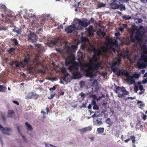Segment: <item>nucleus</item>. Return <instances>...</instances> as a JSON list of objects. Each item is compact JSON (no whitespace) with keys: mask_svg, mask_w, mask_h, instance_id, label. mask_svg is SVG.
<instances>
[{"mask_svg":"<svg viewBox=\"0 0 147 147\" xmlns=\"http://www.w3.org/2000/svg\"><path fill=\"white\" fill-rule=\"evenodd\" d=\"M141 49L143 51L136 64L139 69L144 68L147 66V48L145 45H143L141 47Z\"/></svg>","mask_w":147,"mask_h":147,"instance_id":"1","label":"nucleus"},{"mask_svg":"<svg viewBox=\"0 0 147 147\" xmlns=\"http://www.w3.org/2000/svg\"><path fill=\"white\" fill-rule=\"evenodd\" d=\"M115 92L118 94L117 96L121 98L125 97L124 95H127L128 94V92L123 86L121 87L119 86H116Z\"/></svg>","mask_w":147,"mask_h":147,"instance_id":"2","label":"nucleus"},{"mask_svg":"<svg viewBox=\"0 0 147 147\" xmlns=\"http://www.w3.org/2000/svg\"><path fill=\"white\" fill-rule=\"evenodd\" d=\"M94 62V60L92 58H90L89 59V63L84 64L83 65V66L86 68V69H84V70L85 72H87L88 74H90V70L93 68V63Z\"/></svg>","mask_w":147,"mask_h":147,"instance_id":"3","label":"nucleus"},{"mask_svg":"<svg viewBox=\"0 0 147 147\" xmlns=\"http://www.w3.org/2000/svg\"><path fill=\"white\" fill-rule=\"evenodd\" d=\"M81 28L78 26L76 27V25L74 24L68 26L67 28H65V30L68 33H71L73 31L76 30H81Z\"/></svg>","mask_w":147,"mask_h":147,"instance_id":"4","label":"nucleus"},{"mask_svg":"<svg viewBox=\"0 0 147 147\" xmlns=\"http://www.w3.org/2000/svg\"><path fill=\"white\" fill-rule=\"evenodd\" d=\"M14 64L16 67H18L19 69L21 67H24V66L22 62L15 59L11 62L10 65L11 67H12Z\"/></svg>","mask_w":147,"mask_h":147,"instance_id":"5","label":"nucleus"},{"mask_svg":"<svg viewBox=\"0 0 147 147\" xmlns=\"http://www.w3.org/2000/svg\"><path fill=\"white\" fill-rule=\"evenodd\" d=\"M77 20L78 22V24L80 26H79V27L81 28V30L82 29V27L86 28L89 25V23L86 22V21H88V20L86 19H85V21H83L80 19H77Z\"/></svg>","mask_w":147,"mask_h":147,"instance_id":"6","label":"nucleus"},{"mask_svg":"<svg viewBox=\"0 0 147 147\" xmlns=\"http://www.w3.org/2000/svg\"><path fill=\"white\" fill-rule=\"evenodd\" d=\"M0 129L3 134L7 135H10L12 131L11 128L9 127L4 128L2 125H0Z\"/></svg>","mask_w":147,"mask_h":147,"instance_id":"7","label":"nucleus"},{"mask_svg":"<svg viewBox=\"0 0 147 147\" xmlns=\"http://www.w3.org/2000/svg\"><path fill=\"white\" fill-rule=\"evenodd\" d=\"M118 69L119 70V71L116 73L115 74L120 76H121L123 75H124L127 77L128 79V75H129L128 72L126 70H121L119 68Z\"/></svg>","mask_w":147,"mask_h":147,"instance_id":"8","label":"nucleus"},{"mask_svg":"<svg viewBox=\"0 0 147 147\" xmlns=\"http://www.w3.org/2000/svg\"><path fill=\"white\" fill-rule=\"evenodd\" d=\"M38 97V95H37L36 93L32 92L28 94L25 98L26 99H28L33 98L35 99H36Z\"/></svg>","mask_w":147,"mask_h":147,"instance_id":"9","label":"nucleus"},{"mask_svg":"<svg viewBox=\"0 0 147 147\" xmlns=\"http://www.w3.org/2000/svg\"><path fill=\"white\" fill-rule=\"evenodd\" d=\"M79 68V64L77 62H74L72 65L69 66L68 69L71 71H72L74 70H78Z\"/></svg>","mask_w":147,"mask_h":147,"instance_id":"10","label":"nucleus"},{"mask_svg":"<svg viewBox=\"0 0 147 147\" xmlns=\"http://www.w3.org/2000/svg\"><path fill=\"white\" fill-rule=\"evenodd\" d=\"M38 38L36 34L34 33L30 34L28 35V40H31L33 42H35Z\"/></svg>","mask_w":147,"mask_h":147,"instance_id":"11","label":"nucleus"},{"mask_svg":"<svg viewBox=\"0 0 147 147\" xmlns=\"http://www.w3.org/2000/svg\"><path fill=\"white\" fill-rule=\"evenodd\" d=\"M113 1L110 3L111 7L114 9H118L119 7V4L117 3L118 2L116 0H111Z\"/></svg>","mask_w":147,"mask_h":147,"instance_id":"12","label":"nucleus"},{"mask_svg":"<svg viewBox=\"0 0 147 147\" xmlns=\"http://www.w3.org/2000/svg\"><path fill=\"white\" fill-rule=\"evenodd\" d=\"M94 65V67L93 66V68L92 69L90 70V73H91L90 74H88L87 73V72H85L86 74V75L87 76H90L92 75V71H93L95 70H97L98 68L100 66L101 64L99 63H97V64H93Z\"/></svg>","mask_w":147,"mask_h":147,"instance_id":"13","label":"nucleus"},{"mask_svg":"<svg viewBox=\"0 0 147 147\" xmlns=\"http://www.w3.org/2000/svg\"><path fill=\"white\" fill-rule=\"evenodd\" d=\"M141 32L140 30H138L136 32V35L135 36V39L138 42H140L142 40V39L140 38Z\"/></svg>","mask_w":147,"mask_h":147,"instance_id":"14","label":"nucleus"},{"mask_svg":"<svg viewBox=\"0 0 147 147\" xmlns=\"http://www.w3.org/2000/svg\"><path fill=\"white\" fill-rule=\"evenodd\" d=\"M117 61H115L112 63L111 66V70L114 73L116 72L117 69H118V68H117Z\"/></svg>","mask_w":147,"mask_h":147,"instance_id":"15","label":"nucleus"},{"mask_svg":"<svg viewBox=\"0 0 147 147\" xmlns=\"http://www.w3.org/2000/svg\"><path fill=\"white\" fill-rule=\"evenodd\" d=\"M92 126H89L88 127L84 128L82 129H79V130L80 131V134H82L86 131H90L92 130Z\"/></svg>","mask_w":147,"mask_h":147,"instance_id":"16","label":"nucleus"},{"mask_svg":"<svg viewBox=\"0 0 147 147\" xmlns=\"http://www.w3.org/2000/svg\"><path fill=\"white\" fill-rule=\"evenodd\" d=\"M72 76L74 79H77L81 77V74L80 71H77L73 73Z\"/></svg>","mask_w":147,"mask_h":147,"instance_id":"17","label":"nucleus"},{"mask_svg":"<svg viewBox=\"0 0 147 147\" xmlns=\"http://www.w3.org/2000/svg\"><path fill=\"white\" fill-rule=\"evenodd\" d=\"M11 43L13 45L18 46L19 44L18 41L16 38H11L10 40Z\"/></svg>","mask_w":147,"mask_h":147,"instance_id":"18","label":"nucleus"},{"mask_svg":"<svg viewBox=\"0 0 147 147\" xmlns=\"http://www.w3.org/2000/svg\"><path fill=\"white\" fill-rule=\"evenodd\" d=\"M139 77V75L138 74H133L132 76H130V75L129 74L128 77V79L129 80H131V79L133 78H138Z\"/></svg>","mask_w":147,"mask_h":147,"instance_id":"19","label":"nucleus"},{"mask_svg":"<svg viewBox=\"0 0 147 147\" xmlns=\"http://www.w3.org/2000/svg\"><path fill=\"white\" fill-rule=\"evenodd\" d=\"M56 41L53 40H49L47 42L48 45L50 47H52L56 44Z\"/></svg>","mask_w":147,"mask_h":147,"instance_id":"20","label":"nucleus"},{"mask_svg":"<svg viewBox=\"0 0 147 147\" xmlns=\"http://www.w3.org/2000/svg\"><path fill=\"white\" fill-rule=\"evenodd\" d=\"M106 4L103 2L98 3L97 5L96 9L100 8L102 7H104L105 6Z\"/></svg>","mask_w":147,"mask_h":147,"instance_id":"21","label":"nucleus"},{"mask_svg":"<svg viewBox=\"0 0 147 147\" xmlns=\"http://www.w3.org/2000/svg\"><path fill=\"white\" fill-rule=\"evenodd\" d=\"M96 125L97 126H100L103 124L102 121V119L100 118H98L96 119Z\"/></svg>","mask_w":147,"mask_h":147,"instance_id":"22","label":"nucleus"},{"mask_svg":"<svg viewBox=\"0 0 147 147\" xmlns=\"http://www.w3.org/2000/svg\"><path fill=\"white\" fill-rule=\"evenodd\" d=\"M13 30L14 32H16L18 34H20L22 32V30L21 29L16 27H15Z\"/></svg>","mask_w":147,"mask_h":147,"instance_id":"23","label":"nucleus"},{"mask_svg":"<svg viewBox=\"0 0 147 147\" xmlns=\"http://www.w3.org/2000/svg\"><path fill=\"white\" fill-rule=\"evenodd\" d=\"M72 62V60L69 59V57H68L65 61V64L66 66L69 65L71 64Z\"/></svg>","mask_w":147,"mask_h":147,"instance_id":"24","label":"nucleus"},{"mask_svg":"<svg viewBox=\"0 0 147 147\" xmlns=\"http://www.w3.org/2000/svg\"><path fill=\"white\" fill-rule=\"evenodd\" d=\"M14 114V112L13 110H9L8 111V115L7 117L9 118H11L13 115Z\"/></svg>","mask_w":147,"mask_h":147,"instance_id":"25","label":"nucleus"},{"mask_svg":"<svg viewBox=\"0 0 147 147\" xmlns=\"http://www.w3.org/2000/svg\"><path fill=\"white\" fill-rule=\"evenodd\" d=\"M27 127V130L28 131H32L33 129L32 127L27 122H26L25 123Z\"/></svg>","mask_w":147,"mask_h":147,"instance_id":"26","label":"nucleus"},{"mask_svg":"<svg viewBox=\"0 0 147 147\" xmlns=\"http://www.w3.org/2000/svg\"><path fill=\"white\" fill-rule=\"evenodd\" d=\"M104 130V128L103 127L98 128L97 131L98 132V134H101L103 133Z\"/></svg>","mask_w":147,"mask_h":147,"instance_id":"27","label":"nucleus"},{"mask_svg":"<svg viewBox=\"0 0 147 147\" xmlns=\"http://www.w3.org/2000/svg\"><path fill=\"white\" fill-rule=\"evenodd\" d=\"M16 48L14 47L10 48L8 51V52L10 54L13 53L14 52V51L16 50Z\"/></svg>","mask_w":147,"mask_h":147,"instance_id":"28","label":"nucleus"},{"mask_svg":"<svg viewBox=\"0 0 147 147\" xmlns=\"http://www.w3.org/2000/svg\"><path fill=\"white\" fill-rule=\"evenodd\" d=\"M45 18L44 17H42V19L40 20V26H41L45 22Z\"/></svg>","mask_w":147,"mask_h":147,"instance_id":"29","label":"nucleus"},{"mask_svg":"<svg viewBox=\"0 0 147 147\" xmlns=\"http://www.w3.org/2000/svg\"><path fill=\"white\" fill-rule=\"evenodd\" d=\"M119 9L121 11L125 10V6L122 4H119Z\"/></svg>","mask_w":147,"mask_h":147,"instance_id":"30","label":"nucleus"},{"mask_svg":"<svg viewBox=\"0 0 147 147\" xmlns=\"http://www.w3.org/2000/svg\"><path fill=\"white\" fill-rule=\"evenodd\" d=\"M106 33L105 32L101 31L98 32L97 33V35L98 36L102 35L103 36H105L106 35Z\"/></svg>","mask_w":147,"mask_h":147,"instance_id":"31","label":"nucleus"},{"mask_svg":"<svg viewBox=\"0 0 147 147\" xmlns=\"http://www.w3.org/2000/svg\"><path fill=\"white\" fill-rule=\"evenodd\" d=\"M92 58L94 60V62H97L99 59L98 58L97 56L96 55H94Z\"/></svg>","mask_w":147,"mask_h":147,"instance_id":"32","label":"nucleus"},{"mask_svg":"<svg viewBox=\"0 0 147 147\" xmlns=\"http://www.w3.org/2000/svg\"><path fill=\"white\" fill-rule=\"evenodd\" d=\"M103 55V53H102V52H101L100 50H99L98 51L97 54L96 55H97V57L98 58H99L100 56Z\"/></svg>","mask_w":147,"mask_h":147,"instance_id":"33","label":"nucleus"},{"mask_svg":"<svg viewBox=\"0 0 147 147\" xmlns=\"http://www.w3.org/2000/svg\"><path fill=\"white\" fill-rule=\"evenodd\" d=\"M77 46L76 45H72L71 46V47H70L69 48V49H72V50L74 51H75L77 49Z\"/></svg>","mask_w":147,"mask_h":147,"instance_id":"34","label":"nucleus"},{"mask_svg":"<svg viewBox=\"0 0 147 147\" xmlns=\"http://www.w3.org/2000/svg\"><path fill=\"white\" fill-rule=\"evenodd\" d=\"M122 18L125 20H128L131 19V17L129 16L124 15L122 16Z\"/></svg>","mask_w":147,"mask_h":147,"instance_id":"35","label":"nucleus"},{"mask_svg":"<svg viewBox=\"0 0 147 147\" xmlns=\"http://www.w3.org/2000/svg\"><path fill=\"white\" fill-rule=\"evenodd\" d=\"M117 1V2L119 4H120L121 3H122L125 2L127 3L129 1V0H116Z\"/></svg>","mask_w":147,"mask_h":147,"instance_id":"36","label":"nucleus"},{"mask_svg":"<svg viewBox=\"0 0 147 147\" xmlns=\"http://www.w3.org/2000/svg\"><path fill=\"white\" fill-rule=\"evenodd\" d=\"M82 42L84 43H85V42L86 41H88V38L86 37H83L81 38Z\"/></svg>","mask_w":147,"mask_h":147,"instance_id":"37","label":"nucleus"},{"mask_svg":"<svg viewBox=\"0 0 147 147\" xmlns=\"http://www.w3.org/2000/svg\"><path fill=\"white\" fill-rule=\"evenodd\" d=\"M88 34L90 36L94 35L93 32L94 31L93 30L87 31Z\"/></svg>","mask_w":147,"mask_h":147,"instance_id":"38","label":"nucleus"},{"mask_svg":"<svg viewBox=\"0 0 147 147\" xmlns=\"http://www.w3.org/2000/svg\"><path fill=\"white\" fill-rule=\"evenodd\" d=\"M102 53H105L107 51V48L105 47H103L102 48V49L100 50Z\"/></svg>","mask_w":147,"mask_h":147,"instance_id":"39","label":"nucleus"},{"mask_svg":"<svg viewBox=\"0 0 147 147\" xmlns=\"http://www.w3.org/2000/svg\"><path fill=\"white\" fill-rule=\"evenodd\" d=\"M86 46V43H84L81 45V48L82 50H85Z\"/></svg>","mask_w":147,"mask_h":147,"instance_id":"40","label":"nucleus"},{"mask_svg":"<svg viewBox=\"0 0 147 147\" xmlns=\"http://www.w3.org/2000/svg\"><path fill=\"white\" fill-rule=\"evenodd\" d=\"M130 137V139H131L132 140V143L134 144L135 143V137H134V136H131Z\"/></svg>","mask_w":147,"mask_h":147,"instance_id":"41","label":"nucleus"},{"mask_svg":"<svg viewBox=\"0 0 147 147\" xmlns=\"http://www.w3.org/2000/svg\"><path fill=\"white\" fill-rule=\"evenodd\" d=\"M133 34H132L131 35V36L130 37V39L131 40V41L132 42H135V40L134 38L133 37Z\"/></svg>","mask_w":147,"mask_h":147,"instance_id":"42","label":"nucleus"},{"mask_svg":"<svg viewBox=\"0 0 147 147\" xmlns=\"http://www.w3.org/2000/svg\"><path fill=\"white\" fill-rule=\"evenodd\" d=\"M33 68L32 67H29L28 68V70L30 73H33Z\"/></svg>","mask_w":147,"mask_h":147,"instance_id":"43","label":"nucleus"},{"mask_svg":"<svg viewBox=\"0 0 147 147\" xmlns=\"http://www.w3.org/2000/svg\"><path fill=\"white\" fill-rule=\"evenodd\" d=\"M99 106L97 105H94L93 107V109L94 110H98L99 109Z\"/></svg>","mask_w":147,"mask_h":147,"instance_id":"44","label":"nucleus"},{"mask_svg":"<svg viewBox=\"0 0 147 147\" xmlns=\"http://www.w3.org/2000/svg\"><path fill=\"white\" fill-rule=\"evenodd\" d=\"M93 53L94 54V55H96L97 54L98 51H97L96 50V49L94 47H93Z\"/></svg>","mask_w":147,"mask_h":147,"instance_id":"45","label":"nucleus"},{"mask_svg":"<svg viewBox=\"0 0 147 147\" xmlns=\"http://www.w3.org/2000/svg\"><path fill=\"white\" fill-rule=\"evenodd\" d=\"M94 22V19L93 18H91L90 20L87 23H89V25L90 24V23H93Z\"/></svg>","mask_w":147,"mask_h":147,"instance_id":"46","label":"nucleus"},{"mask_svg":"<svg viewBox=\"0 0 147 147\" xmlns=\"http://www.w3.org/2000/svg\"><path fill=\"white\" fill-rule=\"evenodd\" d=\"M106 123H107V124H108L109 125H110V123H111L110 119L109 118H107L106 121Z\"/></svg>","mask_w":147,"mask_h":147,"instance_id":"47","label":"nucleus"},{"mask_svg":"<svg viewBox=\"0 0 147 147\" xmlns=\"http://www.w3.org/2000/svg\"><path fill=\"white\" fill-rule=\"evenodd\" d=\"M112 44L113 45L117 46L118 45V41L117 40H115L114 41L112 42Z\"/></svg>","mask_w":147,"mask_h":147,"instance_id":"48","label":"nucleus"},{"mask_svg":"<svg viewBox=\"0 0 147 147\" xmlns=\"http://www.w3.org/2000/svg\"><path fill=\"white\" fill-rule=\"evenodd\" d=\"M23 61L25 63L28 64V63L29 60L28 59H26V57L23 60Z\"/></svg>","mask_w":147,"mask_h":147,"instance_id":"49","label":"nucleus"},{"mask_svg":"<svg viewBox=\"0 0 147 147\" xmlns=\"http://www.w3.org/2000/svg\"><path fill=\"white\" fill-rule=\"evenodd\" d=\"M136 19L138 20L136 22L138 23H142L143 21V20L141 18H136Z\"/></svg>","mask_w":147,"mask_h":147,"instance_id":"50","label":"nucleus"},{"mask_svg":"<svg viewBox=\"0 0 147 147\" xmlns=\"http://www.w3.org/2000/svg\"><path fill=\"white\" fill-rule=\"evenodd\" d=\"M92 85H95L96 84H97V80L96 79L94 80L92 82Z\"/></svg>","mask_w":147,"mask_h":147,"instance_id":"51","label":"nucleus"},{"mask_svg":"<svg viewBox=\"0 0 147 147\" xmlns=\"http://www.w3.org/2000/svg\"><path fill=\"white\" fill-rule=\"evenodd\" d=\"M93 28L92 26H90L88 28H86V30L87 31L92 30V28Z\"/></svg>","mask_w":147,"mask_h":147,"instance_id":"52","label":"nucleus"},{"mask_svg":"<svg viewBox=\"0 0 147 147\" xmlns=\"http://www.w3.org/2000/svg\"><path fill=\"white\" fill-rule=\"evenodd\" d=\"M134 97H128L127 98H124V99L125 100H127V99H131V100H133L134 99Z\"/></svg>","mask_w":147,"mask_h":147,"instance_id":"53","label":"nucleus"},{"mask_svg":"<svg viewBox=\"0 0 147 147\" xmlns=\"http://www.w3.org/2000/svg\"><path fill=\"white\" fill-rule=\"evenodd\" d=\"M80 84L81 87H83L84 85V82L83 81H81L80 82Z\"/></svg>","mask_w":147,"mask_h":147,"instance_id":"54","label":"nucleus"},{"mask_svg":"<svg viewBox=\"0 0 147 147\" xmlns=\"http://www.w3.org/2000/svg\"><path fill=\"white\" fill-rule=\"evenodd\" d=\"M79 95L83 99L85 97V94L83 93H80L79 94Z\"/></svg>","mask_w":147,"mask_h":147,"instance_id":"55","label":"nucleus"},{"mask_svg":"<svg viewBox=\"0 0 147 147\" xmlns=\"http://www.w3.org/2000/svg\"><path fill=\"white\" fill-rule=\"evenodd\" d=\"M134 89L135 91V92L136 93L137 92L138 90H139V88L138 86H135L134 87Z\"/></svg>","mask_w":147,"mask_h":147,"instance_id":"56","label":"nucleus"},{"mask_svg":"<svg viewBox=\"0 0 147 147\" xmlns=\"http://www.w3.org/2000/svg\"><path fill=\"white\" fill-rule=\"evenodd\" d=\"M139 89L140 91H142V90L144 89V88L143 86L142 85H140L139 86Z\"/></svg>","mask_w":147,"mask_h":147,"instance_id":"57","label":"nucleus"},{"mask_svg":"<svg viewBox=\"0 0 147 147\" xmlns=\"http://www.w3.org/2000/svg\"><path fill=\"white\" fill-rule=\"evenodd\" d=\"M55 95V94H51V96L50 97H48V98L49 99H52L53 98L54 96Z\"/></svg>","mask_w":147,"mask_h":147,"instance_id":"58","label":"nucleus"},{"mask_svg":"<svg viewBox=\"0 0 147 147\" xmlns=\"http://www.w3.org/2000/svg\"><path fill=\"white\" fill-rule=\"evenodd\" d=\"M35 62L37 65H38L41 63L40 61H38L37 60H35Z\"/></svg>","mask_w":147,"mask_h":147,"instance_id":"59","label":"nucleus"},{"mask_svg":"<svg viewBox=\"0 0 147 147\" xmlns=\"http://www.w3.org/2000/svg\"><path fill=\"white\" fill-rule=\"evenodd\" d=\"M91 104L92 105H93L96 104V102L95 100H92V102H91Z\"/></svg>","mask_w":147,"mask_h":147,"instance_id":"60","label":"nucleus"},{"mask_svg":"<svg viewBox=\"0 0 147 147\" xmlns=\"http://www.w3.org/2000/svg\"><path fill=\"white\" fill-rule=\"evenodd\" d=\"M0 8L1 9H6V6L4 5H2L1 7Z\"/></svg>","mask_w":147,"mask_h":147,"instance_id":"61","label":"nucleus"},{"mask_svg":"<svg viewBox=\"0 0 147 147\" xmlns=\"http://www.w3.org/2000/svg\"><path fill=\"white\" fill-rule=\"evenodd\" d=\"M56 89V88L55 86H54L53 88H50L49 90L50 91H52L53 90H55Z\"/></svg>","mask_w":147,"mask_h":147,"instance_id":"62","label":"nucleus"},{"mask_svg":"<svg viewBox=\"0 0 147 147\" xmlns=\"http://www.w3.org/2000/svg\"><path fill=\"white\" fill-rule=\"evenodd\" d=\"M140 2L142 3H147V0H140Z\"/></svg>","mask_w":147,"mask_h":147,"instance_id":"63","label":"nucleus"},{"mask_svg":"<svg viewBox=\"0 0 147 147\" xmlns=\"http://www.w3.org/2000/svg\"><path fill=\"white\" fill-rule=\"evenodd\" d=\"M147 82V78L144 80L142 81V83L143 84H145Z\"/></svg>","mask_w":147,"mask_h":147,"instance_id":"64","label":"nucleus"}]
</instances>
